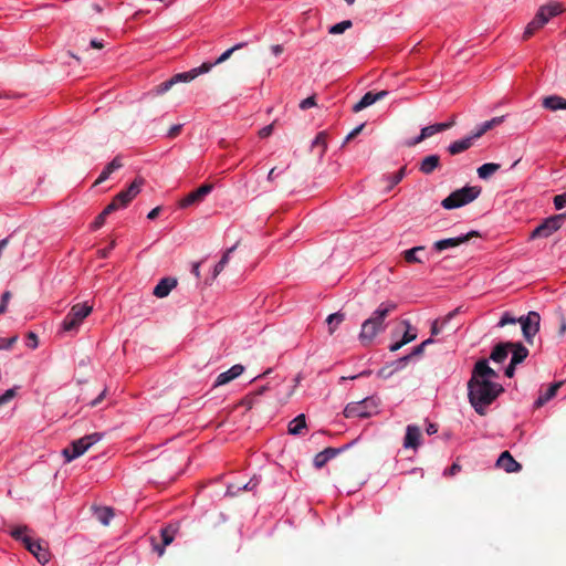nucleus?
Segmentation results:
<instances>
[{
	"label": "nucleus",
	"mask_w": 566,
	"mask_h": 566,
	"mask_svg": "<svg viewBox=\"0 0 566 566\" xmlns=\"http://www.w3.org/2000/svg\"><path fill=\"white\" fill-rule=\"evenodd\" d=\"M407 175L406 166L401 167L395 174H387L381 177V180L387 182L386 192H389L395 186H397Z\"/></svg>",
	"instance_id": "obj_26"
},
{
	"label": "nucleus",
	"mask_w": 566,
	"mask_h": 566,
	"mask_svg": "<svg viewBox=\"0 0 566 566\" xmlns=\"http://www.w3.org/2000/svg\"><path fill=\"white\" fill-rule=\"evenodd\" d=\"M28 345L31 347V348H36L39 343H38V336L33 333V332H30L28 334Z\"/></svg>",
	"instance_id": "obj_54"
},
{
	"label": "nucleus",
	"mask_w": 566,
	"mask_h": 566,
	"mask_svg": "<svg viewBox=\"0 0 566 566\" xmlns=\"http://www.w3.org/2000/svg\"><path fill=\"white\" fill-rule=\"evenodd\" d=\"M344 319L345 315L340 312H336L328 315L326 322L328 324L329 332L333 333Z\"/></svg>",
	"instance_id": "obj_39"
},
{
	"label": "nucleus",
	"mask_w": 566,
	"mask_h": 566,
	"mask_svg": "<svg viewBox=\"0 0 566 566\" xmlns=\"http://www.w3.org/2000/svg\"><path fill=\"white\" fill-rule=\"evenodd\" d=\"M11 297V293L9 291H6L1 296L0 305H3V307L7 310L8 302Z\"/></svg>",
	"instance_id": "obj_59"
},
{
	"label": "nucleus",
	"mask_w": 566,
	"mask_h": 566,
	"mask_svg": "<svg viewBox=\"0 0 566 566\" xmlns=\"http://www.w3.org/2000/svg\"><path fill=\"white\" fill-rule=\"evenodd\" d=\"M518 323L522 327V333L525 340L530 344L533 343L534 336L539 331L541 316L537 312L531 311L527 315L521 316Z\"/></svg>",
	"instance_id": "obj_12"
},
{
	"label": "nucleus",
	"mask_w": 566,
	"mask_h": 566,
	"mask_svg": "<svg viewBox=\"0 0 566 566\" xmlns=\"http://www.w3.org/2000/svg\"><path fill=\"white\" fill-rule=\"evenodd\" d=\"M352 27V21L350 20H344L339 23H336L334 25H332L329 28V33L331 34H342L343 32H345L347 29H349Z\"/></svg>",
	"instance_id": "obj_43"
},
{
	"label": "nucleus",
	"mask_w": 566,
	"mask_h": 566,
	"mask_svg": "<svg viewBox=\"0 0 566 566\" xmlns=\"http://www.w3.org/2000/svg\"><path fill=\"white\" fill-rule=\"evenodd\" d=\"M397 310V304L392 301L381 302L371 315L361 324L358 335L359 342L364 346L370 345L376 336L386 331V318Z\"/></svg>",
	"instance_id": "obj_2"
},
{
	"label": "nucleus",
	"mask_w": 566,
	"mask_h": 566,
	"mask_svg": "<svg viewBox=\"0 0 566 566\" xmlns=\"http://www.w3.org/2000/svg\"><path fill=\"white\" fill-rule=\"evenodd\" d=\"M123 166L120 158L117 156L102 170L95 184H102L109 178V176Z\"/></svg>",
	"instance_id": "obj_28"
},
{
	"label": "nucleus",
	"mask_w": 566,
	"mask_h": 566,
	"mask_svg": "<svg viewBox=\"0 0 566 566\" xmlns=\"http://www.w3.org/2000/svg\"><path fill=\"white\" fill-rule=\"evenodd\" d=\"M271 51L274 55H280L283 52V46L280 44L272 45Z\"/></svg>",
	"instance_id": "obj_64"
},
{
	"label": "nucleus",
	"mask_w": 566,
	"mask_h": 566,
	"mask_svg": "<svg viewBox=\"0 0 566 566\" xmlns=\"http://www.w3.org/2000/svg\"><path fill=\"white\" fill-rule=\"evenodd\" d=\"M102 438L103 433L94 432L72 441L70 446L62 451L65 462H71L83 455L92 446L101 441Z\"/></svg>",
	"instance_id": "obj_6"
},
{
	"label": "nucleus",
	"mask_w": 566,
	"mask_h": 566,
	"mask_svg": "<svg viewBox=\"0 0 566 566\" xmlns=\"http://www.w3.org/2000/svg\"><path fill=\"white\" fill-rule=\"evenodd\" d=\"M502 385L495 381H484L470 378L468 381V398L472 408L480 416L486 413L488 407L503 392Z\"/></svg>",
	"instance_id": "obj_1"
},
{
	"label": "nucleus",
	"mask_w": 566,
	"mask_h": 566,
	"mask_svg": "<svg viewBox=\"0 0 566 566\" xmlns=\"http://www.w3.org/2000/svg\"><path fill=\"white\" fill-rule=\"evenodd\" d=\"M454 123H455L454 118H452L451 120L446 122V123H437V124L426 126L421 129V132L418 136H416L412 139L407 140L406 145L408 147H413V146L420 144L421 142H423L424 139H427L438 133H441V132H444V130L451 128L454 125Z\"/></svg>",
	"instance_id": "obj_13"
},
{
	"label": "nucleus",
	"mask_w": 566,
	"mask_h": 566,
	"mask_svg": "<svg viewBox=\"0 0 566 566\" xmlns=\"http://www.w3.org/2000/svg\"><path fill=\"white\" fill-rule=\"evenodd\" d=\"M459 308L450 312L442 319H436L431 324V335H438L442 328L457 315Z\"/></svg>",
	"instance_id": "obj_33"
},
{
	"label": "nucleus",
	"mask_w": 566,
	"mask_h": 566,
	"mask_svg": "<svg viewBox=\"0 0 566 566\" xmlns=\"http://www.w3.org/2000/svg\"><path fill=\"white\" fill-rule=\"evenodd\" d=\"M235 245L229 248L223 255L221 256L220 261L214 265L213 272H212V279H216L224 269V266L228 264L230 254L234 251Z\"/></svg>",
	"instance_id": "obj_37"
},
{
	"label": "nucleus",
	"mask_w": 566,
	"mask_h": 566,
	"mask_svg": "<svg viewBox=\"0 0 566 566\" xmlns=\"http://www.w3.org/2000/svg\"><path fill=\"white\" fill-rule=\"evenodd\" d=\"M566 219V213H559L552 217L546 218L539 226H537L531 238H548L558 229L562 228L564 221Z\"/></svg>",
	"instance_id": "obj_11"
},
{
	"label": "nucleus",
	"mask_w": 566,
	"mask_h": 566,
	"mask_svg": "<svg viewBox=\"0 0 566 566\" xmlns=\"http://www.w3.org/2000/svg\"><path fill=\"white\" fill-rule=\"evenodd\" d=\"M424 250V247L418 245L402 252L403 259L407 263H423V260L418 256V252Z\"/></svg>",
	"instance_id": "obj_35"
},
{
	"label": "nucleus",
	"mask_w": 566,
	"mask_h": 566,
	"mask_svg": "<svg viewBox=\"0 0 566 566\" xmlns=\"http://www.w3.org/2000/svg\"><path fill=\"white\" fill-rule=\"evenodd\" d=\"M554 206L557 210H562L566 207V192L554 197Z\"/></svg>",
	"instance_id": "obj_50"
},
{
	"label": "nucleus",
	"mask_w": 566,
	"mask_h": 566,
	"mask_svg": "<svg viewBox=\"0 0 566 566\" xmlns=\"http://www.w3.org/2000/svg\"><path fill=\"white\" fill-rule=\"evenodd\" d=\"M182 128V125L181 124H177V125H172L168 133H167V137L168 138H175L176 136L179 135L180 130Z\"/></svg>",
	"instance_id": "obj_53"
},
{
	"label": "nucleus",
	"mask_w": 566,
	"mask_h": 566,
	"mask_svg": "<svg viewBox=\"0 0 566 566\" xmlns=\"http://www.w3.org/2000/svg\"><path fill=\"white\" fill-rule=\"evenodd\" d=\"M486 126L488 125H485L483 122L472 130L470 137L472 138L473 142L483 136L489 130Z\"/></svg>",
	"instance_id": "obj_47"
},
{
	"label": "nucleus",
	"mask_w": 566,
	"mask_h": 566,
	"mask_svg": "<svg viewBox=\"0 0 566 566\" xmlns=\"http://www.w3.org/2000/svg\"><path fill=\"white\" fill-rule=\"evenodd\" d=\"M461 470V467L457 463H453L448 470H446V474L454 475Z\"/></svg>",
	"instance_id": "obj_58"
},
{
	"label": "nucleus",
	"mask_w": 566,
	"mask_h": 566,
	"mask_svg": "<svg viewBox=\"0 0 566 566\" xmlns=\"http://www.w3.org/2000/svg\"><path fill=\"white\" fill-rule=\"evenodd\" d=\"M424 348V344H419L409 355H406L397 360L398 366H403L412 356L421 355Z\"/></svg>",
	"instance_id": "obj_42"
},
{
	"label": "nucleus",
	"mask_w": 566,
	"mask_h": 566,
	"mask_svg": "<svg viewBox=\"0 0 566 566\" xmlns=\"http://www.w3.org/2000/svg\"><path fill=\"white\" fill-rule=\"evenodd\" d=\"M30 528L27 525L15 526L10 531V535L19 542H22L25 548L36 558V560L45 565L50 562L51 554L49 548L41 539H35L29 535Z\"/></svg>",
	"instance_id": "obj_3"
},
{
	"label": "nucleus",
	"mask_w": 566,
	"mask_h": 566,
	"mask_svg": "<svg viewBox=\"0 0 566 566\" xmlns=\"http://www.w3.org/2000/svg\"><path fill=\"white\" fill-rule=\"evenodd\" d=\"M496 465L507 473L518 472L522 469V465L512 457L509 451L501 453L496 461Z\"/></svg>",
	"instance_id": "obj_20"
},
{
	"label": "nucleus",
	"mask_w": 566,
	"mask_h": 566,
	"mask_svg": "<svg viewBox=\"0 0 566 566\" xmlns=\"http://www.w3.org/2000/svg\"><path fill=\"white\" fill-rule=\"evenodd\" d=\"M388 94L389 92L386 90L379 91L377 93L367 92L364 94L359 102L353 105L352 109L354 113H358L365 109L366 107L371 106L376 102L384 99Z\"/></svg>",
	"instance_id": "obj_17"
},
{
	"label": "nucleus",
	"mask_w": 566,
	"mask_h": 566,
	"mask_svg": "<svg viewBox=\"0 0 566 566\" xmlns=\"http://www.w3.org/2000/svg\"><path fill=\"white\" fill-rule=\"evenodd\" d=\"M402 324L406 327L405 334H403V336L401 338L402 339V344H408V343H410V342L416 339L417 334L412 329L411 324H410L409 321L405 319V321H402Z\"/></svg>",
	"instance_id": "obj_41"
},
{
	"label": "nucleus",
	"mask_w": 566,
	"mask_h": 566,
	"mask_svg": "<svg viewBox=\"0 0 566 566\" xmlns=\"http://www.w3.org/2000/svg\"><path fill=\"white\" fill-rule=\"evenodd\" d=\"M504 118H505V116L493 117L492 119L484 122V124L488 125L486 127L490 130L493 127L502 124L504 122Z\"/></svg>",
	"instance_id": "obj_51"
},
{
	"label": "nucleus",
	"mask_w": 566,
	"mask_h": 566,
	"mask_svg": "<svg viewBox=\"0 0 566 566\" xmlns=\"http://www.w3.org/2000/svg\"><path fill=\"white\" fill-rule=\"evenodd\" d=\"M518 322L515 317H513L510 312H504L501 319L497 323V327H504L507 324H515Z\"/></svg>",
	"instance_id": "obj_48"
},
{
	"label": "nucleus",
	"mask_w": 566,
	"mask_h": 566,
	"mask_svg": "<svg viewBox=\"0 0 566 566\" xmlns=\"http://www.w3.org/2000/svg\"><path fill=\"white\" fill-rule=\"evenodd\" d=\"M105 395H106V388L103 389L102 392L95 399H93L88 405L91 407L97 406L99 402H102V400L104 399Z\"/></svg>",
	"instance_id": "obj_56"
},
{
	"label": "nucleus",
	"mask_w": 566,
	"mask_h": 566,
	"mask_svg": "<svg viewBox=\"0 0 566 566\" xmlns=\"http://www.w3.org/2000/svg\"><path fill=\"white\" fill-rule=\"evenodd\" d=\"M318 145H322L324 148L326 147L325 145V136L323 133H319L315 138L314 140L312 142V146L315 147V146H318Z\"/></svg>",
	"instance_id": "obj_55"
},
{
	"label": "nucleus",
	"mask_w": 566,
	"mask_h": 566,
	"mask_svg": "<svg viewBox=\"0 0 566 566\" xmlns=\"http://www.w3.org/2000/svg\"><path fill=\"white\" fill-rule=\"evenodd\" d=\"M280 174L281 171L276 172V168H272L268 174V180L273 181Z\"/></svg>",
	"instance_id": "obj_63"
},
{
	"label": "nucleus",
	"mask_w": 566,
	"mask_h": 566,
	"mask_svg": "<svg viewBox=\"0 0 566 566\" xmlns=\"http://www.w3.org/2000/svg\"><path fill=\"white\" fill-rule=\"evenodd\" d=\"M213 67V64H210L209 62L202 63L200 66L191 69L190 71L177 73L169 80L160 83L156 86V93L157 94H164L168 92L175 84L181 83V82H190L195 80L197 76L208 73Z\"/></svg>",
	"instance_id": "obj_7"
},
{
	"label": "nucleus",
	"mask_w": 566,
	"mask_h": 566,
	"mask_svg": "<svg viewBox=\"0 0 566 566\" xmlns=\"http://www.w3.org/2000/svg\"><path fill=\"white\" fill-rule=\"evenodd\" d=\"M18 387H13L7 389L2 395H0V406L8 403L11 401L17 395Z\"/></svg>",
	"instance_id": "obj_44"
},
{
	"label": "nucleus",
	"mask_w": 566,
	"mask_h": 566,
	"mask_svg": "<svg viewBox=\"0 0 566 566\" xmlns=\"http://www.w3.org/2000/svg\"><path fill=\"white\" fill-rule=\"evenodd\" d=\"M245 45H247V42L237 43L232 48H230L227 51H224L214 62H209V63L213 64V66L218 65L220 63H223L224 61H227L231 56V54L233 52L244 48Z\"/></svg>",
	"instance_id": "obj_38"
},
{
	"label": "nucleus",
	"mask_w": 566,
	"mask_h": 566,
	"mask_svg": "<svg viewBox=\"0 0 566 566\" xmlns=\"http://www.w3.org/2000/svg\"><path fill=\"white\" fill-rule=\"evenodd\" d=\"M377 413V403L374 398L368 397L360 401L350 402L344 409V416L348 419L369 418Z\"/></svg>",
	"instance_id": "obj_9"
},
{
	"label": "nucleus",
	"mask_w": 566,
	"mask_h": 566,
	"mask_svg": "<svg viewBox=\"0 0 566 566\" xmlns=\"http://www.w3.org/2000/svg\"><path fill=\"white\" fill-rule=\"evenodd\" d=\"M212 185L205 184L197 188L196 190L189 192L186 197H184L180 202V208H188L192 205L201 202L206 196H208L212 191Z\"/></svg>",
	"instance_id": "obj_15"
},
{
	"label": "nucleus",
	"mask_w": 566,
	"mask_h": 566,
	"mask_svg": "<svg viewBox=\"0 0 566 566\" xmlns=\"http://www.w3.org/2000/svg\"><path fill=\"white\" fill-rule=\"evenodd\" d=\"M259 483H260L259 479L252 478L248 483L243 484L242 486H238L235 490H234L233 485H229L227 489V494L233 496V495H237L242 490L253 491L256 489Z\"/></svg>",
	"instance_id": "obj_36"
},
{
	"label": "nucleus",
	"mask_w": 566,
	"mask_h": 566,
	"mask_svg": "<svg viewBox=\"0 0 566 566\" xmlns=\"http://www.w3.org/2000/svg\"><path fill=\"white\" fill-rule=\"evenodd\" d=\"M93 307L87 303H77L73 305L62 322V327L65 332L76 331L84 318H86Z\"/></svg>",
	"instance_id": "obj_10"
},
{
	"label": "nucleus",
	"mask_w": 566,
	"mask_h": 566,
	"mask_svg": "<svg viewBox=\"0 0 566 566\" xmlns=\"http://www.w3.org/2000/svg\"><path fill=\"white\" fill-rule=\"evenodd\" d=\"M543 106L549 111L566 109V99L558 95H551L543 99Z\"/></svg>",
	"instance_id": "obj_30"
},
{
	"label": "nucleus",
	"mask_w": 566,
	"mask_h": 566,
	"mask_svg": "<svg viewBox=\"0 0 566 566\" xmlns=\"http://www.w3.org/2000/svg\"><path fill=\"white\" fill-rule=\"evenodd\" d=\"M515 366L516 365H513L512 361L510 363V365L505 368V371H504L506 377L512 378L514 376Z\"/></svg>",
	"instance_id": "obj_60"
},
{
	"label": "nucleus",
	"mask_w": 566,
	"mask_h": 566,
	"mask_svg": "<svg viewBox=\"0 0 566 566\" xmlns=\"http://www.w3.org/2000/svg\"><path fill=\"white\" fill-rule=\"evenodd\" d=\"M113 211H108V205L104 208V210L96 217L95 221L93 222V229H98L101 228L104 222H105V219L106 217L112 213Z\"/></svg>",
	"instance_id": "obj_45"
},
{
	"label": "nucleus",
	"mask_w": 566,
	"mask_h": 566,
	"mask_svg": "<svg viewBox=\"0 0 566 566\" xmlns=\"http://www.w3.org/2000/svg\"><path fill=\"white\" fill-rule=\"evenodd\" d=\"M440 167V157L438 155H429L419 163V170L424 175L432 174Z\"/></svg>",
	"instance_id": "obj_25"
},
{
	"label": "nucleus",
	"mask_w": 566,
	"mask_h": 566,
	"mask_svg": "<svg viewBox=\"0 0 566 566\" xmlns=\"http://www.w3.org/2000/svg\"><path fill=\"white\" fill-rule=\"evenodd\" d=\"M472 145H473L472 138L470 136H467L462 139L451 143L448 146V151L451 155H458V154H461V153L465 151L467 149H469Z\"/></svg>",
	"instance_id": "obj_29"
},
{
	"label": "nucleus",
	"mask_w": 566,
	"mask_h": 566,
	"mask_svg": "<svg viewBox=\"0 0 566 566\" xmlns=\"http://www.w3.org/2000/svg\"><path fill=\"white\" fill-rule=\"evenodd\" d=\"M176 285H177L176 279L164 277L157 283L153 293L156 297L163 298V297H166Z\"/></svg>",
	"instance_id": "obj_24"
},
{
	"label": "nucleus",
	"mask_w": 566,
	"mask_h": 566,
	"mask_svg": "<svg viewBox=\"0 0 566 566\" xmlns=\"http://www.w3.org/2000/svg\"><path fill=\"white\" fill-rule=\"evenodd\" d=\"M176 528L171 525L163 527L160 530V539L161 544L155 542V538H151L153 549L157 552L159 556H163L165 553V547L172 543L175 539Z\"/></svg>",
	"instance_id": "obj_18"
},
{
	"label": "nucleus",
	"mask_w": 566,
	"mask_h": 566,
	"mask_svg": "<svg viewBox=\"0 0 566 566\" xmlns=\"http://www.w3.org/2000/svg\"><path fill=\"white\" fill-rule=\"evenodd\" d=\"M256 394L249 392L245 395L241 401V405L247 407L248 409H251L256 402H258Z\"/></svg>",
	"instance_id": "obj_46"
},
{
	"label": "nucleus",
	"mask_w": 566,
	"mask_h": 566,
	"mask_svg": "<svg viewBox=\"0 0 566 566\" xmlns=\"http://www.w3.org/2000/svg\"><path fill=\"white\" fill-rule=\"evenodd\" d=\"M479 186H464L461 189L452 191L441 202V206L447 210L457 209L474 201L481 193Z\"/></svg>",
	"instance_id": "obj_5"
},
{
	"label": "nucleus",
	"mask_w": 566,
	"mask_h": 566,
	"mask_svg": "<svg viewBox=\"0 0 566 566\" xmlns=\"http://www.w3.org/2000/svg\"><path fill=\"white\" fill-rule=\"evenodd\" d=\"M510 349H512L511 361L513 365L521 364L528 355V349L521 343H513Z\"/></svg>",
	"instance_id": "obj_31"
},
{
	"label": "nucleus",
	"mask_w": 566,
	"mask_h": 566,
	"mask_svg": "<svg viewBox=\"0 0 566 566\" xmlns=\"http://www.w3.org/2000/svg\"><path fill=\"white\" fill-rule=\"evenodd\" d=\"M348 446L343 448H326L318 452L314 458V465L317 469L323 468L329 460L338 455L343 450L347 449Z\"/></svg>",
	"instance_id": "obj_21"
},
{
	"label": "nucleus",
	"mask_w": 566,
	"mask_h": 566,
	"mask_svg": "<svg viewBox=\"0 0 566 566\" xmlns=\"http://www.w3.org/2000/svg\"><path fill=\"white\" fill-rule=\"evenodd\" d=\"M159 212H160V207H156V208L151 209V210L148 212L147 218H148L149 220H154L155 218H157V217H158Z\"/></svg>",
	"instance_id": "obj_62"
},
{
	"label": "nucleus",
	"mask_w": 566,
	"mask_h": 566,
	"mask_svg": "<svg viewBox=\"0 0 566 566\" xmlns=\"http://www.w3.org/2000/svg\"><path fill=\"white\" fill-rule=\"evenodd\" d=\"M478 235H479V232L472 230V231H469L465 234H461V235H458V237H454V238H448V239L438 240V241H436L433 243V249L437 252H441L443 250L455 248V247H458V245H460L462 243H465L471 238L478 237Z\"/></svg>",
	"instance_id": "obj_14"
},
{
	"label": "nucleus",
	"mask_w": 566,
	"mask_h": 566,
	"mask_svg": "<svg viewBox=\"0 0 566 566\" xmlns=\"http://www.w3.org/2000/svg\"><path fill=\"white\" fill-rule=\"evenodd\" d=\"M244 369V366L241 364L233 365L228 370L218 375V377L214 380L213 387H220L237 379L239 376L243 374Z\"/></svg>",
	"instance_id": "obj_19"
},
{
	"label": "nucleus",
	"mask_w": 566,
	"mask_h": 566,
	"mask_svg": "<svg viewBox=\"0 0 566 566\" xmlns=\"http://www.w3.org/2000/svg\"><path fill=\"white\" fill-rule=\"evenodd\" d=\"M17 340L18 336H12L9 338L0 337V349H10Z\"/></svg>",
	"instance_id": "obj_49"
},
{
	"label": "nucleus",
	"mask_w": 566,
	"mask_h": 566,
	"mask_svg": "<svg viewBox=\"0 0 566 566\" xmlns=\"http://www.w3.org/2000/svg\"><path fill=\"white\" fill-rule=\"evenodd\" d=\"M421 432L420 429L415 424H408L403 439V447L406 449H417L420 446Z\"/></svg>",
	"instance_id": "obj_22"
},
{
	"label": "nucleus",
	"mask_w": 566,
	"mask_h": 566,
	"mask_svg": "<svg viewBox=\"0 0 566 566\" xmlns=\"http://www.w3.org/2000/svg\"><path fill=\"white\" fill-rule=\"evenodd\" d=\"M315 104L316 103H315L314 96H310V97H306L303 101H301L300 108L301 109H308V108L313 107Z\"/></svg>",
	"instance_id": "obj_52"
},
{
	"label": "nucleus",
	"mask_w": 566,
	"mask_h": 566,
	"mask_svg": "<svg viewBox=\"0 0 566 566\" xmlns=\"http://www.w3.org/2000/svg\"><path fill=\"white\" fill-rule=\"evenodd\" d=\"M563 8L558 2H551L541 6L535 17L527 23L523 33V40L530 39L536 31L542 29L552 18L562 13Z\"/></svg>",
	"instance_id": "obj_4"
},
{
	"label": "nucleus",
	"mask_w": 566,
	"mask_h": 566,
	"mask_svg": "<svg viewBox=\"0 0 566 566\" xmlns=\"http://www.w3.org/2000/svg\"><path fill=\"white\" fill-rule=\"evenodd\" d=\"M144 184V178H135L127 189L118 192L113 198L111 203H108V211H116L118 209L126 208L132 202V200L136 198V196L142 191Z\"/></svg>",
	"instance_id": "obj_8"
},
{
	"label": "nucleus",
	"mask_w": 566,
	"mask_h": 566,
	"mask_svg": "<svg viewBox=\"0 0 566 566\" xmlns=\"http://www.w3.org/2000/svg\"><path fill=\"white\" fill-rule=\"evenodd\" d=\"M272 129H273L272 125H268V126L263 127L259 132L260 137L265 138V137L270 136L272 134Z\"/></svg>",
	"instance_id": "obj_57"
},
{
	"label": "nucleus",
	"mask_w": 566,
	"mask_h": 566,
	"mask_svg": "<svg viewBox=\"0 0 566 566\" xmlns=\"http://www.w3.org/2000/svg\"><path fill=\"white\" fill-rule=\"evenodd\" d=\"M96 517L103 525H108L111 520L114 517L113 510L109 507H102L97 510Z\"/></svg>",
	"instance_id": "obj_40"
},
{
	"label": "nucleus",
	"mask_w": 566,
	"mask_h": 566,
	"mask_svg": "<svg viewBox=\"0 0 566 566\" xmlns=\"http://www.w3.org/2000/svg\"><path fill=\"white\" fill-rule=\"evenodd\" d=\"M563 382L558 381V382H554V384H551L546 389L545 391H541L538 397L536 398V400L534 401V407L535 408H541L543 407L545 403H547L551 399H553L559 387L562 386Z\"/></svg>",
	"instance_id": "obj_23"
},
{
	"label": "nucleus",
	"mask_w": 566,
	"mask_h": 566,
	"mask_svg": "<svg viewBox=\"0 0 566 566\" xmlns=\"http://www.w3.org/2000/svg\"><path fill=\"white\" fill-rule=\"evenodd\" d=\"M501 168L500 164L486 163L478 168V176L481 179H488Z\"/></svg>",
	"instance_id": "obj_34"
},
{
	"label": "nucleus",
	"mask_w": 566,
	"mask_h": 566,
	"mask_svg": "<svg viewBox=\"0 0 566 566\" xmlns=\"http://www.w3.org/2000/svg\"><path fill=\"white\" fill-rule=\"evenodd\" d=\"M471 378L484 381H494L497 373L489 366L486 359H480L475 363Z\"/></svg>",
	"instance_id": "obj_16"
},
{
	"label": "nucleus",
	"mask_w": 566,
	"mask_h": 566,
	"mask_svg": "<svg viewBox=\"0 0 566 566\" xmlns=\"http://www.w3.org/2000/svg\"><path fill=\"white\" fill-rule=\"evenodd\" d=\"M306 428V420L303 413L296 416L292 421H290L287 431L292 436H298L302 433L303 429Z\"/></svg>",
	"instance_id": "obj_32"
},
{
	"label": "nucleus",
	"mask_w": 566,
	"mask_h": 566,
	"mask_svg": "<svg viewBox=\"0 0 566 566\" xmlns=\"http://www.w3.org/2000/svg\"><path fill=\"white\" fill-rule=\"evenodd\" d=\"M512 345H513V343H501V344H497L493 348L490 358L494 363H503L507 358L509 350H510Z\"/></svg>",
	"instance_id": "obj_27"
},
{
	"label": "nucleus",
	"mask_w": 566,
	"mask_h": 566,
	"mask_svg": "<svg viewBox=\"0 0 566 566\" xmlns=\"http://www.w3.org/2000/svg\"><path fill=\"white\" fill-rule=\"evenodd\" d=\"M426 431L429 436L434 434L438 432V426L436 423H428Z\"/></svg>",
	"instance_id": "obj_61"
}]
</instances>
